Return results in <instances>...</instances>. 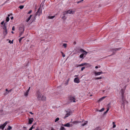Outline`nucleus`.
Listing matches in <instances>:
<instances>
[{
	"instance_id": "46",
	"label": "nucleus",
	"mask_w": 130,
	"mask_h": 130,
	"mask_svg": "<svg viewBox=\"0 0 130 130\" xmlns=\"http://www.w3.org/2000/svg\"><path fill=\"white\" fill-rule=\"evenodd\" d=\"M6 26V23H5L3 27Z\"/></svg>"
},
{
	"instance_id": "35",
	"label": "nucleus",
	"mask_w": 130,
	"mask_h": 130,
	"mask_svg": "<svg viewBox=\"0 0 130 130\" xmlns=\"http://www.w3.org/2000/svg\"><path fill=\"white\" fill-rule=\"evenodd\" d=\"M102 77H100L96 78H95V79H102Z\"/></svg>"
},
{
	"instance_id": "44",
	"label": "nucleus",
	"mask_w": 130,
	"mask_h": 130,
	"mask_svg": "<svg viewBox=\"0 0 130 130\" xmlns=\"http://www.w3.org/2000/svg\"><path fill=\"white\" fill-rule=\"evenodd\" d=\"M83 0H82L80 1H78V2H77V4H78L79 3H80L81 2L83 1Z\"/></svg>"
},
{
	"instance_id": "49",
	"label": "nucleus",
	"mask_w": 130,
	"mask_h": 130,
	"mask_svg": "<svg viewBox=\"0 0 130 130\" xmlns=\"http://www.w3.org/2000/svg\"><path fill=\"white\" fill-rule=\"evenodd\" d=\"M78 76V75H76L74 76V77H77Z\"/></svg>"
},
{
	"instance_id": "21",
	"label": "nucleus",
	"mask_w": 130,
	"mask_h": 130,
	"mask_svg": "<svg viewBox=\"0 0 130 130\" xmlns=\"http://www.w3.org/2000/svg\"><path fill=\"white\" fill-rule=\"evenodd\" d=\"M62 13H63V15H65L67 14L68 13V11H65L64 12H62Z\"/></svg>"
},
{
	"instance_id": "7",
	"label": "nucleus",
	"mask_w": 130,
	"mask_h": 130,
	"mask_svg": "<svg viewBox=\"0 0 130 130\" xmlns=\"http://www.w3.org/2000/svg\"><path fill=\"white\" fill-rule=\"evenodd\" d=\"M68 13L73 14L74 13V11H72V10L70 9L68 11Z\"/></svg>"
},
{
	"instance_id": "45",
	"label": "nucleus",
	"mask_w": 130,
	"mask_h": 130,
	"mask_svg": "<svg viewBox=\"0 0 130 130\" xmlns=\"http://www.w3.org/2000/svg\"><path fill=\"white\" fill-rule=\"evenodd\" d=\"M4 21H3V22H2L1 23V24L2 25H3L4 24Z\"/></svg>"
},
{
	"instance_id": "58",
	"label": "nucleus",
	"mask_w": 130,
	"mask_h": 130,
	"mask_svg": "<svg viewBox=\"0 0 130 130\" xmlns=\"http://www.w3.org/2000/svg\"><path fill=\"white\" fill-rule=\"evenodd\" d=\"M11 33H12V34H13V33H14V32H13V31H12L11 32Z\"/></svg>"
},
{
	"instance_id": "53",
	"label": "nucleus",
	"mask_w": 130,
	"mask_h": 130,
	"mask_svg": "<svg viewBox=\"0 0 130 130\" xmlns=\"http://www.w3.org/2000/svg\"><path fill=\"white\" fill-rule=\"evenodd\" d=\"M95 68L96 69H97L98 68V66H96L95 67Z\"/></svg>"
},
{
	"instance_id": "17",
	"label": "nucleus",
	"mask_w": 130,
	"mask_h": 130,
	"mask_svg": "<svg viewBox=\"0 0 130 130\" xmlns=\"http://www.w3.org/2000/svg\"><path fill=\"white\" fill-rule=\"evenodd\" d=\"M103 73L102 72V71L101 72H95V74L96 75H100L101 74Z\"/></svg>"
},
{
	"instance_id": "19",
	"label": "nucleus",
	"mask_w": 130,
	"mask_h": 130,
	"mask_svg": "<svg viewBox=\"0 0 130 130\" xmlns=\"http://www.w3.org/2000/svg\"><path fill=\"white\" fill-rule=\"evenodd\" d=\"M121 48H116L112 49V51L114 52L115 51H116L117 50H120V49H121Z\"/></svg>"
},
{
	"instance_id": "9",
	"label": "nucleus",
	"mask_w": 130,
	"mask_h": 130,
	"mask_svg": "<svg viewBox=\"0 0 130 130\" xmlns=\"http://www.w3.org/2000/svg\"><path fill=\"white\" fill-rule=\"evenodd\" d=\"M30 87H29L28 90L24 94V96H27L28 94V92H29V91L30 90Z\"/></svg>"
},
{
	"instance_id": "57",
	"label": "nucleus",
	"mask_w": 130,
	"mask_h": 130,
	"mask_svg": "<svg viewBox=\"0 0 130 130\" xmlns=\"http://www.w3.org/2000/svg\"><path fill=\"white\" fill-rule=\"evenodd\" d=\"M6 91H8V90L7 89H6Z\"/></svg>"
},
{
	"instance_id": "4",
	"label": "nucleus",
	"mask_w": 130,
	"mask_h": 130,
	"mask_svg": "<svg viewBox=\"0 0 130 130\" xmlns=\"http://www.w3.org/2000/svg\"><path fill=\"white\" fill-rule=\"evenodd\" d=\"M86 65H87L88 67H90L91 66V65L90 64H89V63H82L81 64H80V65H79L78 66H80V67Z\"/></svg>"
},
{
	"instance_id": "27",
	"label": "nucleus",
	"mask_w": 130,
	"mask_h": 130,
	"mask_svg": "<svg viewBox=\"0 0 130 130\" xmlns=\"http://www.w3.org/2000/svg\"><path fill=\"white\" fill-rule=\"evenodd\" d=\"M104 110V108H102L101 109L98 110V111L100 112H101L103 111Z\"/></svg>"
},
{
	"instance_id": "59",
	"label": "nucleus",
	"mask_w": 130,
	"mask_h": 130,
	"mask_svg": "<svg viewBox=\"0 0 130 130\" xmlns=\"http://www.w3.org/2000/svg\"><path fill=\"white\" fill-rule=\"evenodd\" d=\"M113 54H112L111 55H110L109 56H111V55H113Z\"/></svg>"
},
{
	"instance_id": "47",
	"label": "nucleus",
	"mask_w": 130,
	"mask_h": 130,
	"mask_svg": "<svg viewBox=\"0 0 130 130\" xmlns=\"http://www.w3.org/2000/svg\"><path fill=\"white\" fill-rule=\"evenodd\" d=\"M21 40L20 38H19V42L20 43V42Z\"/></svg>"
},
{
	"instance_id": "8",
	"label": "nucleus",
	"mask_w": 130,
	"mask_h": 130,
	"mask_svg": "<svg viewBox=\"0 0 130 130\" xmlns=\"http://www.w3.org/2000/svg\"><path fill=\"white\" fill-rule=\"evenodd\" d=\"M62 125L64 126L67 127H72V125H70L69 123H68L64 125Z\"/></svg>"
},
{
	"instance_id": "62",
	"label": "nucleus",
	"mask_w": 130,
	"mask_h": 130,
	"mask_svg": "<svg viewBox=\"0 0 130 130\" xmlns=\"http://www.w3.org/2000/svg\"><path fill=\"white\" fill-rule=\"evenodd\" d=\"M113 53H114V54H115V52H113Z\"/></svg>"
},
{
	"instance_id": "20",
	"label": "nucleus",
	"mask_w": 130,
	"mask_h": 130,
	"mask_svg": "<svg viewBox=\"0 0 130 130\" xmlns=\"http://www.w3.org/2000/svg\"><path fill=\"white\" fill-rule=\"evenodd\" d=\"M81 123V121H74L73 122V123L74 124L78 123Z\"/></svg>"
},
{
	"instance_id": "11",
	"label": "nucleus",
	"mask_w": 130,
	"mask_h": 130,
	"mask_svg": "<svg viewBox=\"0 0 130 130\" xmlns=\"http://www.w3.org/2000/svg\"><path fill=\"white\" fill-rule=\"evenodd\" d=\"M34 119L33 118L29 119V124H31L32 122L34 121Z\"/></svg>"
},
{
	"instance_id": "41",
	"label": "nucleus",
	"mask_w": 130,
	"mask_h": 130,
	"mask_svg": "<svg viewBox=\"0 0 130 130\" xmlns=\"http://www.w3.org/2000/svg\"><path fill=\"white\" fill-rule=\"evenodd\" d=\"M3 28L4 29V30H6L7 29V28H6V26H4V27H3Z\"/></svg>"
},
{
	"instance_id": "12",
	"label": "nucleus",
	"mask_w": 130,
	"mask_h": 130,
	"mask_svg": "<svg viewBox=\"0 0 130 130\" xmlns=\"http://www.w3.org/2000/svg\"><path fill=\"white\" fill-rule=\"evenodd\" d=\"M121 95L122 96V97H123V95L124 94V90L123 89H121Z\"/></svg>"
},
{
	"instance_id": "42",
	"label": "nucleus",
	"mask_w": 130,
	"mask_h": 130,
	"mask_svg": "<svg viewBox=\"0 0 130 130\" xmlns=\"http://www.w3.org/2000/svg\"><path fill=\"white\" fill-rule=\"evenodd\" d=\"M32 12V10H30L28 12V14H29L31 12Z\"/></svg>"
},
{
	"instance_id": "39",
	"label": "nucleus",
	"mask_w": 130,
	"mask_h": 130,
	"mask_svg": "<svg viewBox=\"0 0 130 130\" xmlns=\"http://www.w3.org/2000/svg\"><path fill=\"white\" fill-rule=\"evenodd\" d=\"M9 43H13V40H12V41H11V40H9Z\"/></svg>"
},
{
	"instance_id": "25",
	"label": "nucleus",
	"mask_w": 130,
	"mask_h": 130,
	"mask_svg": "<svg viewBox=\"0 0 130 130\" xmlns=\"http://www.w3.org/2000/svg\"><path fill=\"white\" fill-rule=\"evenodd\" d=\"M112 124H113V128H115L116 127V125L115 124V122H113Z\"/></svg>"
},
{
	"instance_id": "37",
	"label": "nucleus",
	"mask_w": 130,
	"mask_h": 130,
	"mask_svg": "<svg viewBox=\"0 0 130 130\" xmlns=\"http://www.w3.org/2000/svg\"><path fill=\"white\" fill-rule=\"evenodd\" d=\"M3 125H0V129H4V128H3Z\"/></svg>"
},
{
	"instance_id": "3",
	"label": "nucleus",
	"mask_w": 130,
	"mask_h": 130,
	"mask_svg": "<svg viewBox=\"0 0 130 130\" xmlns=\"http://www.w3.org/2000/svg\"><path fill=\"white\" fill-rule=\"evenodd\" d=\"M41 13H42V10L41 9H40V7L38 9V10L36 14V15H38L39 16L40 15V14Z\"/></svg>"
},
{
	"instance_id": "23",
	"label": "nucleus",
	"mask_w": 130,
	"mask_h": 130,
	"mask_svg": "<svg viewBox=\"0 0 130 130\" xmlns=\"http://www.w3.org/2000/svg\"><path fill=\"white\" fill-rule=\"evenodd\" d=\"M60 130H66V129L64 127L61 126L60 128Z\"/></svg>"
},
{
	"instance_id": "2",
	"label": "nucleus",
	"mask_w": 130,
	"mask_h": 130,
	"mask_svg": "<svg viewBox=\"0 0 130 130\" xmlns=\"http://www.w3.org/2000/svg\"><path fill=\"white\" fill-rule=\"evenodd\" d=\"M80 52L81 53H83L81 54L80 56L79 57L81 58H83L84 56V55H86L88 53V52H86V51H85L82 48H81L79 50V51H78V53H79Z\"/></svg>"
},
{
	"instance_id": "43",
	"label": "nucleus",
	"mask_w": 130,
	"mask_h": 130,
	"mask_svg": "<svg viewBox=\"0 0 130 130\" xmlns=\"http://www.w3.org/2000/svg\"><path fill=\"white\" fill-rule=\"evenodd\" d=\"M14 29H15V27L14 26H13L12 27V30H14Z\"/></svg>"
},
{
	"instance_id": "54",
	"label": "nucleus",
	"mask_w": 130,
	"mask_h": 130,
	"mask_svg": "<svg viewBox=\"0 0 130 130\" xmlns=\"http://www.w3.org/2000/svg\"><path fill=\"white\" fill-rule=\"evenodd\" d=\"M32 129L30 127L29 130H32Z\"/></svg>"
},
{
	"instance_id": "5",
	"label": "nucleus",
	"mask_w": 130,
	"mask_h": 130,
	"mask_svg": "<svg viewBox=\"0 0 130 130\" xmlns=\"http://www.w3.org/2000/svg\"><path fill=\"white\" fill-rule=\"evenodd\" d=\"M74 82L76 83H78L80 82V81L79 78L77 77L75 78L74 80Z\"/></svg>"
},
{
	"instance_id": "29",
	"label": "nucleus",
	"mask_w": 130,
	"mask_h": 130,
	"mask_svg": "<svg viewBox=\"0 0 130 130\" xmlns=\"http://www.w3.org/2000/svg\"><path fill=\"white\" fill-rule=\"evenodd\" d=\"M24 6H23V5H21V6H20L19 8L21 9H22L23 8H24Z\"/></svg>"
},
{
	"instance_id": "1",
	"label": "nucleus",
	"mask_w": 130,
	"mask_h": 130,
	"mask_svg": "<svg viewBox=\"0 0 130 130\" xmlns=\"http://www.w3.org/2000/svg\"><path fill=\"white\" fill-rule=\"evenodd\" d=\"M37 98L39 100L44 101L46 100V97L42 95L39 91H37Z\"/></svg>"
},
{
	"instance_id": "13",
	"label": "nucleus",
	"mask_w": 130,
	"mask_h": 130,
	"mask_svg": "<svg viewBox=\"0 0 130 130\" xmlns=\"http://www.w3.org/2000/svg\"><path fill=\"white\" fill-rule=\"evenodd\" d=\"M19 30L20 31L24 32V29L23 27H20L19 28Z\"/></svg>"
},
{
	"instance_id": "48",
	"label": "nucleus",
	"mask_w": 130,
	"mask_h": 130,
	"mask_svg": "<svg viewBox=\"0 0 130 130\" xmlns=\"http://www.w3.org/2000/svg\"><path fill=\"white\" fill-rule=\"evenodd\" d=\"M24 37H21L20 38L22 40L23 38H24Z\"/></svg>"
},
{
	"instance_id": "61",
	"label": "nucleus",
	"mask_w": 130,
	"mask_h": 130,
	"mask_svg": "<svg viewBox=\"0 0 130 130\" xmlns=\"http://www.w3.org/2000/svg\"><path fill=\"white\" fill-rule=\"evenodd\" d=\"M125 130H127V129H125Z\"/></svg>"
},
{
	"instance_id": "52",
	"label": "nucleus",
	"mask_w": 130,
	"mask_h": 130,
	"mask_svg": "<svg viewBox=\"0 0 130 130\" xmlns=\"http://www.w3.org/2000/svg\"><path fill=\"white\" fill-rule=\"evenodd\" d=\"M35 130H39V128L38 127H37Z\"/></svg>"
},
{
	"instance_id": "31",
	"label": "nucleus",
	"mask_w": 130,
	"mask_h": 130,
	"mask_svg": "<svg viewBox=\"0 0 130 130\" xmlns=\"http://www.w3.org/2000/svg\"><path fill=\"white\" fill-rule=\"evenodd\" d=\"M109 110V109L108 108L107 109V110L104 113V115H105V114H106L107 113V112Z\"/></svg>"
},
{
	"instance_id": "51",
	"label": "nucleus",
	"mask_w": 130,
	"mask_h": 130,
	"mask_svg": "<svg viewBox=\"0 0 130 130\" xmlns=\"http://www.w3.org/2000/svg\"><path fill=\"white\" fill-rule=\"evenodd\" d=\"M29 113L30 114H31L32 115L33 114V113H32V112H29Z\"/></svg>"
},
{
	"instance_id": "56",
	"label": "nucleus",
	"mask_w": 130,
	"mask_h": 130,
	"mask_svg": "<svg viewBox=\"0 0 130 130\" xmlns=\"http://www.w3.org/2000/svg\"><path fill=\"white\" fill-rule=\"evenodd\" d=\"M10 14H8V17H9L10 16Z\"/></svg>"
},
{
	"instance_id": "18",
	"label": "nucleus",
	"mask_w": 130,
	"mask_h": 130,
	"mask_svg": "<svg viewBox=\"0 0 130 130\" xmlns=\"http://www.w3.org/2000/svg\"><path fill=\"white\" fill-rule=\"evenodd\" d=\"M106 96H103L98 101V102H99L101 101H102L103 100L105 99L106 97Z\"/></svg>"
},
{
	"instance_id": "55",
	"label": "nucleus",
	"mask_w": 130,
	"mask_h": 130,
	"mask_svg": "<svg viewBox=\"0 0 130 130\" xmlns=\"http://www.w3.org/2000/svg\"><path fill=\"white\" fill-rule=\"evenodd\" d=\"M65 17V16H64H64L62 18V19H63V18Z\"/></svg>"
},
{
	"instance_id": "60",
	"label": "nucleus",
	"mask_w": 130,
	"mask_h": 130,
	"mask_svg": "<svg viewBox=\"0 0 130 130\" xmlns=\"http://www.w3.org/2000/svg\"><path fill=\"white\" fill-rule=\"evenodd\" d=\"M92 95H90V96H92Z\"/></svg>"
},
{
	"instance_id": "50",
	"label": "nucleus",
	"mask_w": 130,
	"mask_h": 130,
	"mask_svg": "<svg viewBox=\"0 0 130 130\" xmlns=\"http://www.w3.org/2000/svg\"><path fill=\"white\" fill-rule=\"evenodd\" d=\"M13 17H12L11 18V20H12V19H13Z\"/></svg>"
},
{
	"instance_id": "6",
	"label": "nucleus",
	"mask_w": 130,
	"mask_h": 130,
	"mask_svg": "<svg viewBox=\"0 0 130 130\" xmlns=\"http://www.w3.org/2000/svg\"><path fill=\"white\" fill-rule=\"evenodd\" d=\"M121 100L122 101L121 102V103L124 106L125 104V100L124 97H122Z\"/></svg>"
},
{
	"instance_id": "36",
	"label": "nucleus",
	"mask_w": 130,
	"mask_h": 130,
	"mask_svg": "<svg viewBox=\"0 0 130 130\" xmlns=\"http://www.w3.org/2000/svg\"><path fill=\"white\" fill-rule=\"evenodd\" d=\"M36 124V123L34 124V125H33L31 127L32 129L33 128H34L35 127V126H34V125Z\"/></svg>"
},
{
	"instance_id": "28",
	"label": "nucleus",
	"mask_w": 130,
	"mask_h": 130,
	"mask_svg": "<svg viewBox=\"0 0 130 130\" xmlns=\"http://www.w3.org/2000/svg\"><path fill=\"white\" fill-rule=\"evenodd\" d=\"M23 32L20 31V32H19L20 35H19V37H20L22 35Z\"/></svg>"
},
{
	"instance_id": "32",
	"label": "nucleus",
	"mask_w": 130,
	"mask_h": 130,
	"mask_svg": "<svg viewBox=\"0 0 130 130\" xmlns=\"http://www.w3.org/2000/svg\"><path fill=\"white\" fill-rule=\"evenodd\" d=\"M63 46L64 47V48H66L67 47V44L66 43H64L63 44Z\"/></svg>"
},
{
	"instance_id": "40",
	"label": "nucleus",
	"mask_w": 130,
	"mask_h": 130,
	"mask_svg": "<svg viewBox=\"0 0 130 130\" xmlns=\"http://www.w3.org/2000/svg\"><path fill=\"white\" fill-rule=\"evenodd\" d=\"M85 67H82V68L81 69V71H83V70L85 69Z\"/></svg>"
},
{
	"instance_id": "10",
	"label": "nucleus",
	"mask_w": 130,
	"mask_h": 130,
	"mask_svg": "<svg viewBox=\"0 0 130 130\" xmlns=\"http://www.w3.org/2000/svg\"><path fill=\"white\" fill-rule=\"evenodd\" d=\"M75 99L74 98L72 97H70V100L71 101L73 102H75Z\"/></svg>"
},
{
	"instance_id": "15",
	"label": "nucleus",
	"mask_w": 130,
	"mask_h": 130,
	"mask_svg": "<svg viewBox=\"0 0 130 130\" xmlns=\"http://www.w3.org/2000/svg\"><path fill=\"white\" fill-rule=\"evenodd\" d=\"M8 32L7 30H5L4 31V36H6V35L7 34Z\"/></svg>"
},
{
	"instance_id": "14",
	"label": "nucleus",
	"mask_w": 130,
	"mask_h": 130,
	"mask_svg": "<svg viewBox=\"0 0 130 130\" xmlns=\"http://www.w3.org/2000/svg\"><path fill=\"white\" fill-rule=\"evenodd\" d=\"M32 16V15H30V16L26 20V22H28L30 20Z\"/></svg>"
},
{
	"instance_id": "22",
	"label": "nucleus",
	"mask_w": 130,
	"mask_h": 130,
	"mask_svg": "<svg viewBox=\"0 0 130 130\" xmlns=\"http://www.w3.org/2000/svg\"><path fill=\"white\" fill-rule=\"evenodd\" d=\"M7 122H5V123L4 124H3V125H3V128H4V127H5V126L6 125H7Z\"/></svg>"
},
{
	"instance_id": "33",
	"label": "nucleus",
	"mask_w": 130,
	"mask_h": 130,
	"mask_svg": "<svg viewBox=\"0 0 130 130\" xmlns=\"http://www.w3.org/2000/svg\"><path fill=\"white\" fill-rule=\"evenodd\" d=\"M87 123V121H86V123H84V124H82V126H84L86 125Z\"/></svg>"
},
{
	"instance_id": "16",
	"label": "nucleus",
	"mask_w": 130,
	"mask_h": 130,
	"mask_svg": "<svg viewBox=\"0 0 130 130\" xmlns=\"http://www.w3.org/2000/svg\"><path fill=\"white\" fill-rule=\"evenodd\" d=\"M70 115V114L69 112H68L65 115L64 117V118L65 119L66 118L68 117Z\"/></svg>"
},
{
	"instance_id": "24",
	"label": "nucleus",
	"mask_w": 130,
	"mask_h": 130,
	"mask_svg": "<svg viewBox=\"0 0 130 130\" xmlns=\"http://www.w3.org/2000/svg\"><path fill=\"white\" fill-rule=\"evenodd\" d=\"M55 17V16H48V18L49 19H52L53 18H54Z\"/></svg>"
},
{
	"instance_id": "26",
	"label": "nucleus",
	"mask_w": 130,
	"mask_h": 130,
	"mask_svg": "<svg viewBox=\"0 0 130 130\" xmlns=\"http://www.w3.org/2000/svg\"><path fill=\"white\" fill-rule=\"evenodd\" d=\"M12 127L11 126H8V127L7 128V129L8 130H10L11 129H12Z\"/></svg>"
},
{
	"instance_id": "30",
	"label": "nucleus",
	"mask_w": 130,
	"mask_h": 130,
	"mask_svg": "<svg viewBox=\"0 0 130 130\" xmlns=\"http://www.w3.org/2000/svg\"><path fill=\"white\" fill-rule=\"evenodd\" d=\"M9 17H7L6 18V21L7 22H8L9 21Z\"/></svg>"
},
{
	"instance_id": "38",
	"label": "nucleus",
	"mask_w": 130,
	"mask_h": 130,
	"mask_svg": "<svg viewBox=\"0 0 130 130\" xmlns=\"http://www.w3.org/2000/svg\"><path fill=\"white\" fill-rule=\"evenodd\" d=\"M61 53L62 54V56L63 57H64L65 56V55L63 53V52H61Z\"/></svg>"
},
{
	"instance_id": "34",
	"label": "nucleus",
	"mask_w": 130,
	"mask_h": 130,
	"mask_svg": "<svg viewBox=\"0 0 130 130\" xmlns=\"http://www.w3.org/2000/svg\"><path fill=\"white\" fill-rule=\"evenodd\" d=\"M59 120V118H57L55 120V122H56Z\"/></svg>"
}]
</instances>
